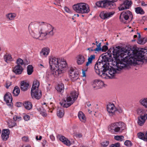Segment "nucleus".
<instances>
[{"label":"nucleus","instance_id":"f257e3e1","mask_svg":"<svg viewBox=\"0 0 147 147\" xmlns=\"http://www.w3.org/2000/svg\"><path fill=\"white\" fill-rule=\"evenodd\" d=\"M107 57V55H105L103 57L102 59L98 60V62L95 64L94 68L96 73L103 78H113L118 74L122 69H129L127 63L124 61L123 57L121 61H119L118 62L114 61L113 62V66H110L109 68V62L111 59L109 58L107 60L108 58Z\"/></svg>","mask_w":147,"mask_h":147},{"label":"nucleus","instance_id":"f03ea898","mask_svg":"<svg viewBox=\"0 0 147 147\" xmlns=\"http://www.w3.org/2000/svg\"><path fill=\"white\" fill-rule=\"evenodd\" d=\"M125 50V53H127V55L123 57L124 61L127 63L128 68H130L131 64H137V61H142L144 59H147V50L143 48L139 49L138 50Z\"/></svg>","mask_w":147,"mask_h":147},{"label":"nucleus","instance_id":"7ed1b4c3","mask_svg":"<svg viewBox=\"0 0 147 147\" xmlns=\"http://www.w3.org/2000/svg\"><path fill=\"white\" fill-rule=\"evenodd\" d=\"M49 60L51 74L55 77L63 73L67 66L66 60L64 59L53 57L49 58Z\"/></svg>","mask_w":147,"mask_h":147},{"label":"nucleus","instance_id":"20e7f679","mask_svg":"<svg viewBox=\"0 0 147 147\" xmlns=\"http://www.w3.org/2000/svg\"><path fill=\"white\" fill-rule=\"evenodd\" d=\"M41 28L39 31L38 39L42 40L47 37L53 36L54 34V28L51 25L45 23L41 26Z\"/></svg>","mask_w":147,"mask_h":147},{"label":"nucleus","instance_id":"39448f33","mask_svg":"<svg viewBox=\"0 0 147 147\" xmlns=\"http://www.w3.org/2000/svg\"><path fill=\"white\" fill-rule=\"evenodd\" d=\"M78 92H71L69 95L67 96L66 100H63L62 102H61L59 103L63 107L67 108L74 102L78 98Z\"/></svg>","mask_w":147,"mask_h":147},{"label":"nucleus","instance_id":"423d86ee","mask_svg":"<svg viewBox=\"0 0 147 147\" xmlns=\"http://www.w3.org/2000/svg\"><path fill=\"white\" fill-rule=\"evenodd\" d=\"M118 0H105L100 1L96 2V4L99 7L107 9H114L115 8L116 5L115 2Z\"/></svg>","mask_w":147,"mask_h":147},{"label":"nucleus","instance_id":"0eeeda50","mask_svg":"<svg viewBox=\"0 0 147 147\" xmlns=\"http://www.w3.org/2000/svg\"><path fill=\"white\" fill-rule=\"evenodd\" d=\"M119 46L115 48H110L107 53H105L104 54H102L99 57V60H100V59H102L103 58V57H104L105 55H106L107 56V57H108L107 58V59H109V58L111 59V61H109V62L113 60V58L112 57V53L111 51H112V52L114 58H116L119 55Z\"/></svg>","mask_w":147,"mask_h":147},{"label":"nucleus","instance_id":"6e6552de","mask_svg":"<svg viewBox=\"0 0 147 147\" xmlns=\"http://www.w3.org/2000/svg\"><path fill=\"white\" fill-rule=\"evenodd\" d=\"M126 128L125 124L121 122H115L111 123L108 127L109 131H114L115 132H118L120 130H123Z\"/></svg>","mask_w":147,"mask_h":147},{"label":"nucleus","instance_id":"1a4fd4ad","mask_svg":"<svg viewBox=\"0 0 147 147\" xmlns=\"http://www.w3.org/2000/svg\"><path fill=\"white\" fill-rule=\"evenodd\" d=\"M132 17L131 13L129 11L122 12L120 16L119 19L120 21L124 23H126V20H131Z\"/></svg>","mask_w":147,"mask_h":147},{"label":"nucleus","instance_id":"9d476101","mask_svg":"<svg viewBox=\"0 0 147 147\" xmlns=\"http://www.w3.org/2000/svg\"><path fill=\"white\" fill-rule=\"evenodd\" d=\"M69 74L71 80L72 82H74L77 81L79 79V75L76 70L73 68H70L69 72Z\"/></svg>","mask_w":147,"mask_h":147},{"label":"nucleus","instance_id":"9b49d317","mask_svg":"<svg viewBox=\"0 0 147 147\" xmlns=\"http://www.w3.org/2000/svg\"><path fill=\"white\" fill-rule=\"evenodd\" d=\"M4 100L6 104L10 107H12L13 105L12 97L11 94L9 93H7L4 96Z\"/></svg>","mask_w":147,"mask_h":147},{"label":"nucleus","instance_id":"f8f14e48","mask_svg":"<svg viewBox=\"0 0 147 147\" xmlns=\"http://www.w3.org/2000/svg\"><path fill=\"white\" fill-rule=\"evenodd\" d=\"M114 13V11L108 12L106 11H102L100 13L99 16L102 19L106 20L111 17Z\"/></svg>","mask_w":147,"mask_h":147},{"label":"nucleus","instance_id":"ddd939ff","mask_svg":"<svg viewBox=\"0 0 147 147\" xmlns=\"http://www.w3.org/2000/svg\"><path fill=\"white\" fill-rule=\"evenodd\" d=\"M104 84V82L101 80H95L93 81L92 85L94 89H97L101 88Z\"/></svg>","mask_w":147,"mask_h":147},{"label":"nucleus","instance_id":"4468645a","mask_svg":"<svg viewBox=\"0 0 147 147\" xmlns=\"http://www.w3.org/2000/svg\"><path fill=\"white\" fill-rule=\"evenodd\" d=\"M132 4V2L131 1L126 0L124 2L123 4H121L119 7L118 9L120 11L129 9Z\"/></svg>","mask_w":147,"mask_h":147},{"label":"nucleus","instance_id":"2eb2a0df","mask_svg":"<svg viewBox=\"0 0 147 147\" xmlns=\"http://www.w3.org/2000/svg\"><path fill=\"white\" fill-rule=\"evenodd\" d=\"M107 110L110 115H113L115 114L116 108L113 104L109 103L107 106Z\"/></svg>","mask_w":147,"mask_h":147},{"label":"nucleus","instance_id":"dca6fc26","mask_svg":"<svg viewBox=\"0 0 147 147\" xmlns=\"http://www.w3.org/2000/svg\"><path fill=\"white\" fill-rule=\"evenodd\" d=\"M81 6L80 13H87L89 12V7L87 4L81 3Z\"/></svg>","mask_w":147,"mask_h":147},{"label":"nucleus","instance_id":"f3484780","mask_svg":"<svg viewBox=\"0 0 147 147\" xmlns=\"http://www.w3.org/2000/svg\"><path fill=\"white\" fill-rule=\"evenodd\" d=\"M138 119L137 121L138 124L140 126L143 125L147 119V114L145 113L144 115H140L138 117Z\"/></svg>","mask_w":147,"mask_h":147},{"label":"nucleus","instance_id":"a211bd4d","mask_svg":"<svg viewBox=\"0 0 147 147\" xmlns=\"http://www.w3.org/2000/svg\"><path fill=\"white\" fill-rule=\"evenodd\" d=\"M77 63L78 65L83 64L85 61L86 57L80 54L77 57Z\"/></svg>","mask_w":147,"mask_h":147},{"label":"nucleus","instance_id":"6ab92c4d","mask_svg":"<svg viewBox=\"0 0 147 147\" xmlns=\"http://www.w3.org/2000/svg\"><path fill=\"white\" fill-rule=\"evenodd\" d=\"M20 85L21 90L23 91L27 90L30 87L29 83L24 81L21 82Z\"/></svg>","mask_w":147,"mask_h":147},{"label":"nucleus","instance_id":"aec40b11","mask_svg":"<svg viewBox=\"0 0 147 147\" xmlns=\"http://www.w3.org/2000/svg\"><path fill=\"white\" fill-rule=\"evenodd\" d=\"M39 85L40 83L38 80H34L33 82L31 92H33V91H35L34 92H37V91L38 89Z\"/></svg>","mask_w":147,"mask_h":147},{"label":"nucleus","instance_id":"412c9836","mask_svg":"<svg viewBox=\"0 0 147 147\" xmlns=\"http://www.w3.org/2000/svg\"><path fill=\"white\" fill-rule=\"evenodd\" d=\"M23 68L21 65H17L14 67L13 70V71L16 74H21L23 71Z\"/></svg>","mask_w":147,"mask_h":147},{"label":"nucleus","instance_id":"4be33fe9","mask_svg":"<svg viewBox=\"0 0 147 147\" xmlns=\"http://www.w3.org/2000/svg\"><path fill=\"white\" fill-rule=\"evenodd\" d=\"M95 59V55H90L88 57V61L86 62V67H88L91 65L92 63V61Z\"/></svg>","mask_w":147,"mask_h":147},{"label":"nucleus","instance_id":"5701e85b","mask_svg":"<svg viewBox=\"0 0 147 147\" xmlns=\"http://www.w3.org/2000/svg\"><path fill=\"white\" fill-rule=\"evenodd\" d=\"M59 140L67 146H69L71 145L70 141L64 136H61L59 138Z\"/></svg>","mask_w":147,"mask_h":147},{"label":"nucleus","instance_id":"b1692460","mask_svg":"<svg viewBox=\"0 0 147 147\" xmlns=\"http://www.w3.org/2000/svg\"><path fill=\"white\" fill-rule=\"evenodd\" d=\"M78 117L80 120L82 122L85 123L86 121V118L84 114L82 111H79L78 114Z\"/></svg>","mask_w":147,"mask_h":147},{"label":"nucleus","instance_id":"393cba45","mask_svg":"<svg viewBox=\"0 0 147 147\" xmlns=\"http://www.w3.org/2000/svg\"><path fill=\"white\" fill-rule=\"evenodd\" d=\"M45 23H44V22L41 23H38V22H36L34 23H31L30 26H32V28L33 29H37L39 28V26L41 28V26L42 25H43L44 24H45Z\"/></svg>","mask_w":147,"mask_h":147},{"label":"nucleus","instance_id":"a878e982","mask_svg":"<svg viewBox=\"0 0 147 147\" xmlns=\"http://www.w3.org/2000/svg\"><path fill=\"white\" fill-rule=\"evenodd\" d=\"M81 7V3H79L74 5L72 7L74 10L76 12L80 13Z\"/></svg>","mask_w":147,"mask_h":147},{"label":"nucleus","instance_id":"bb28decb","mask_svg":"<svg viewBox=\"0 0 147 147\" xmlns=\"http://www.w3.org/2000/svg\"><path fill=\"white\" fill-rule=\"evenodd\" d=\"M23 105L25 108L27 110H30L31 109L32 107V103L28 101H26L24 102Z\"/></svg>","mask_w":147,"mask_h":147},{"label":"nucleus","instance_id":"cd10ccee","mask_svg":"<svg viewBox=\"0 0 147 147\" xmlns=\"http://www.w3.org/2000/svg\"><path fill=\"white\" fill-rule=\"evenodd\" d=\"M31 95L32 98H35L38 100L41 97L42 92H31Z\"/></svg>","mask_w":147,"mask_h":147},{"label":"nucleus","instance_id":"c85d7f7f","mask_svg":"<svg viewBox=\"0 0 147 147\" xmlns=\"http://www.w3.org/2000/svg\"><path fill=\"white\" fill-rule=\"evenodd\" d=\"M49 52V49L48 47H45L43 48L40 52V54L41 56H47Z\"/></svg>","mask_w":147,"mask_h":147},{"label":"nucleus","instance_id":"c756f323","mask_svg":"<svg viewBox=\"0 0 147 147\" xmlns=\"http://www.w3.org/2000/svg\"><path fill=\"white\" fill-rule=\"evenodd\" d=\"M136 12L137 14H140L141 15L144 14L145 12L143 9L140 7H138L135 8Z\"/></svg>","mask_w":147,"mask_h":147},{"label":"nucleus","instance_id":"7c9ffc66","mask_svg":"<svg viewBox=\"0 0 147 147\" xmlns=\"http://www.w3.org/2000/svg\"><path fill=\"white\" fill-rule=\"evenodd\" d=\"M64 112L63 109H59L57 112V116L59 117L62 118L64 115Z\"/></svg>","mask_w":147,"mask_h":147},{"label":"nucleus","instance_id":"2f4dec72","mask_svg":"<svg viewBox=\"0 0 147 147\" xmlns=\"http://www.w3.org/2000/svg\"><path fill=\"white\" fill-rule=\"evenodd\" d=\"M141 104L145 108H147V98H144L140 101Z\"/></svg>","mask_w":147,"mask_h":147},{"label":"nucleus","instance_id":"473e14b6","mask_svg":"<svg viewBox=\"0 0 147 147\" xmlns=\"http://www.w3.org/2000/svg\"><path fill=\"white\" fill-rule=\"evenodd\" d=\"M64 85L63 84H59L55 88L58 92H61L64 90Z\"/></svg>","mask_w":147,"mask_h":147},{"label":"nucleus","instance_id":"72a5a7b5","mask_svg":"<svg viewBox=\"0 0 147 147\" xmlns=\"http://www.w3.org/2000/svg\"><path fill=\"white\" fill-rule=\"evenodd\" d=\"M33 67L32 65H29L27 66V72L28 75H30L32 74L33 71Z\"/></svg>","mask_w":147,"mask_h":147},{"label":"nucleus","instance_id":"f704fd0d","mask_svg":"<svg viewBox=\"0 0 147 147\" xmlns=\"http://www.w3.org/2000/svg\"><path fill=\"white\" fill-rule=\"evenodd\" d=\"M4 59L7 63H8L12 60V58L10 55H6L4 56Z\"/></svg>","mask_w":147,"mask_h":147},{"label":"nucleus","instance_id":"c9c22d12","mask_svg":"<svg viewBox=\"0 0 147 147\" xmlns=\"http://www.w3.org/2000/svg\"><path fill=\"white\" fill-rule=\"evenodd\" d=\"M147 41V38H144L142 39H138V43L140 44L143 45Z\"/></svg>","mask_w":147,"mask_h":147},{"label":"nucleus","instance_id":"e433bc0d","mask_svg":"<svg viewBox=\"0 0 147 147\" xmlns=\"http://www.w3.org/2000/svg\"><path fill=\"white\" fill-rule=\"evenodd\" d=\"M138 136L140 139L143 140L144 141H146V140H145V135H144V134L140 132L139 133H138Z\"/></svg>","mask_w":147,"mask_h":147},{"label":"nucleus","instance_id":"4c0bfd02","mask_svg":"<svg viewBox=\"0 0 147 147\" xmlns=\"http://www.w3.org/2000/svg\"><path fill=\"white\" fill-rule=\"evenodd\" d=\"M31 35L32 37L38 39L39 36V32H38L35 33L32 32L31 33Z\"/></svg>","mask_w":147,"mask_h":147},{"label":"nucleus","instance_id":"58836bf2","mask_svg":"<svg viewBox=\"0 0 147 147\" xmlns=\"http://www.w3.org/2000/svg\"><path fill=\"white\" fill-rule=\"evenodd\" d=\"M15 16L12 13H9L6 15L7 18L10 20L13 19L15 17Z\"/></svg>","mask_w":147,"mask_h":147},{"label":"nucleus","instance_id":"ea45409f","mask_svg":"<svg viewBox=\"0 0 147 147\" xmlns=\"http://www.w3.org/2000/svg\"><path fill=\"white\" fill-rule=\"evenodd\" d=\"M124 137L122 136H115L114 139L116 140L121 141L123 140Z\"/></svg>","mask_w":147,"mask_h":147},{"label":"nucleus","instance_id":"a19ab883","mask_svg":"<svg viewBox=\"0 0 147 147\" xmlns=\"http://www.w3.org/2000/svg\"><path fill=\"white\" fill-rule=\"evenodd\" d=\"M97 47L94 49V51H101V43H99L96 45Z\"/></svg>","mask_w":147,"mask_h":147},{"label":"nucleus","instance_id":"79ce46f5","mask_svg":"<svg viewBox=\"0 0 147 147\" xmlns=\"http://www.w3.org/2000/svg\"><path fill=\"white\" fill-rule=\"evenodd\" d=\"M17 65L21 66L24 63L23 60L20 58H19L17 60Z\"/></svg>","mask_w":147,"mask_h":147},{"label":"nucleus","instance_id":"37998d69","mask_svg":"<svg viewBox=\"0 0 147 147\" xmlns=\"http://www.w3.org/2000/svg\"><path fill=\"white\" fill-rule=\"evenodd\" d=\"M9 130L8 129H4L2 130V133H4L5 135H7L9 136Z\"/></svg>","mask_w":147,"mask_h":147},{"label":"nucleus","instance_id":"c03bdc74","mask_svg":"<svg viewBox=\"0 0 147 147\" xmlns=\"http://www.w3.org/2000/svg\"><path fill=\"white\" fill-rule=\"evenodd\" d=\"M4 133H2L1 134V137L2 139L5 141L8 138H9V136L8 135H6L5 134H4Z\"/></svg>","mask_w":147,"mask_h":147},{"label":"nucleus","instance_id":"a18cd8bd","mask_svg":"<svg viewBox=\"0 0 147 147\" xmlns=\"http://www.w3.org/2000/svg\"><path fill=\"white\" fill-rule=\"evenodd\" d=\"M109 142L107 141H105L101 143V145L103 147L107 146L109 145Z\"/></svg>","mask_w":147,"mask_h":147},{"label":"nucleus","instance_id":"49530a36","mask_svg":"<svg viewBox=\"0 0 147 147\" xmlns=\"http://www.w3.org/2000/svg\"><path fill=\"white\" fill-rule=\"evenodd\" d=\"M124 144L125 145L127 146H130L132 145V143L129 140H126L125 143Z\"/></svg>","mask_w":147,"mask_h":147},{"label":"nucleus","instance_id":"de8ad7c7","mask_svg":"<svg viewBox=\"0 0 147 147\" xmlns=\"http://www.w3.org/2000/svg\"><path fill=\"white\" fill-rule=\"evenodd\" d=\"M108 49V47L106 45H104L102 48H101V51L102 52H105Z\"/></svg>","mask_w":147,"mask_h":147},{"label":"nucleus","instance_id":"09e8293b","mask_svg":"<svg viewBox=\"0 0 147 147\" xmlns=\"http://www.w3.org/2000/svg\"><path fill=\"white\" fill-rule=\"evenodd\" d=\"M109 147H120L119 143H117L114 144H112Z\"/></svg>","mask_w":147,"mask_h":147},{"label":"nucleus","instance_id":"8fccbe9b","mask_svg":"<svg viewBox=\"0 0 147 147\" xmlns=\"http://www.w3.org/2000/svg\"><path fill=\"white\" fill-rule=\"evenodd\" d=\"M137 111L138 113L140 115H142L144 113V111L141 109H137Z\"/></svg>","mask_w":147,"mask_h":147},{"label":"nucleus","instance_id":"3c124183","mask_svg":"<svg viewBox=\"0 0 147 147\" xmlns=\"http://www.w3.org/2000/svg\"><path fill=\"white\" fill-rule=\"evenodd\" d=\"M88 67H86L85 66V68L83 69H82V73L83 74V76L84 77L86 76L85 73V72L87 70V69L88 68Z\"/></svg>","mask_w":147,"mask_h":147},{"label":"nucleus","instance_id":"603ef678","mask_svg":"<svg viewBox=\"0 0 147 147\" xmlns=\"http://www.w3.org/2000/svg\"><path fill=\"white\" fill-rule=\"evenodd\" d=\"M11 84V82L9 81H7L5 84V87L7 88H8Z\"/></svg>","mask_w":147,"mask_h":147},{"label":"nucleus","instance_id":"864d4df0","mask_svg":"<svg viewBox=\"0 0 147 147\" xmlns=\"http://www.w3.org/2000/svg\"><path fill=\"white\" fill-rule=\"evenodd\" d=\"M15 92H20V89L18 86H16L15 87L13 92H15Z\"/></svg>","mask_w":147,"mask_h":147},{"label":"nucleus","instance_id":"5fc2aeb1","mask_svg":"<svg viewBox=\"0 0 147 147\" xmlns=\"http://www.w3.org/2000/svg\"><path fill=\"white\" fill-rule=\"evenodd\" d=\"M123 110L122 109L120 108H118L117 109L116 108V110L115 111V113L117 112H118L119 113H121L122 112Z\"/></svg>","mask_w":147,"mask_h":147},{"label":"nucleus","instance_id":"6e6d98bb","mask_svg":"<svg viewBox=\"0 0 147 147\" xmlns=\"http://www.w3.org/2000/svg\"><path fill=\"white\" fill-rule=\"evenodd\" d=\"M23 105V104L20 102H18L16 103V107H20L22 106Z\"/></svg>","mask_w":147,"mask_h":147},{"label":"nucleus","instance_id":"4d7b16f0","mask_svg":"<svg viewBox=\"0 0 147 147\" xmlns=\"http://www.w3.org/2000/svg\"><path fill=\"white\" fill-rule=\"evenodd\" d=\"M24 118L25 121H27L29 119L30 116L28 115H25L24 117Z\"/></svg>","mask_w":147,"mask_h":147},{"label":"nucleus","instance_id":"13d9d810","mask_svg":"<svg viewBox=\"0 0 147 147\" xmlns=\"http://www.w3.org/2000/svg\"><path fill=\"white\" fill-rule=\"evenodd\" d=\"M40 114L42 115L45 117H46L47 116V114L44 111H41Z\"/></svg>","mask_w":147,"mask_h":147},{"label":"nucleus","instance_id":"bf43d9fd","mask_svg":"<svg viewBox=\"0 0 147 147\" xmlns=\"http://www.w3.org/2000/svg\"><path fill=\"white\" fill-rule=\"evenodd\" d=\"M64 9L65 10L67 13H70L71 11L70 9L67 7H65L64 8Z\"/></svg>","mask_w":147,"mask_h":147},{"label":"nucleus","instance_id":"052dcab7","mask_svg":"<svg viewBox=\"0 0 147 147\" xmlns=\"http://www.w3.org/2000/svg\"><path fill=\"white\" fill-rule=\"evenodd\" d=\"M22 139L23 141L25 142H27L28 140V137H24Z\"/></svg>","mask_w":147,"mask_h":147},{"label":"nucleus","instance_id":"680f3d73","mask_svg":"<svg viewBox=\"0 0 147 147\" xmlns=\"http://www.w3.org/2000/svg\"><path fill=\"white\" fill-rule=\"evenodd\" d=\"M21 118V117H18L17 116H15L13 117V119L15 121H16L18 119L20 120Z\"/></svg>","mask_w":147,"mask_h":147},{"label":"nucleus","instance_id":"e2e57ef3","mask_svg":"<svg viewBox=\"0 0 147 147\" xmlns=\"http://www.w3.org/2000/svg\"><path fill=\"white\" fill-rule=\"evenodd\" d=\"M141 5L142 6H147V4H146L144 1H143L141 2Z\"/></svg>","mask_w":147,"mask_h":147},{"label":"nucleus","instance_id":"0e129e2a","mask_svg":"<svg viewBox=\"0 0 147 147\" xmlns=\"http://www.w3.org/2000/svg\"><path fill=\"white\" fill-rule=\"evenodd\" d=\"M13 95L15 96H17L19 94L20 92H13Z\"/></svg>","mask_w":147,"mask_h":147},{"label":"nucleus","instance_id":"69168bd1","mask_svg":"<svg viewBox=\"0 0 147 147\" xmlns=\"http://www.w3.org/2000/svg\"><path fill=\"white\" fill-rule=\"evenodd\" d=\"M50 138L53 141L55 140V137L53 135H51L50 136Z\"/></svg>","mask_w":147,"mask_h":147},{"label":"nucleus","instance_id":"338daca9","mask_svg":"<svg viewBox=\"0 0 147 147\" xmlns=\"http://www.w3.org/2000/svg\"><path fill=\"white\" fill-rule=\"evenodd\" d=\"M47 143V141L45 140H44L43 141V142H42V144L43 146H45Z\"/></svg>","mask_w":147,"mask_h":147},{"label":"nucleus","instance_id":"774afa93","mask_svg":"<svg viewBox=\"0 0 147 147\" xmlns=\"http://www.w3.org/2000/svg\"><path fill=\"white\" fill-rule=\"evenodd\" d=\"M77 136L79 138H81L82 136V135L81 134H77Z\"/></svg>","mask_w":147,"mask_h":147}]
</instances>
